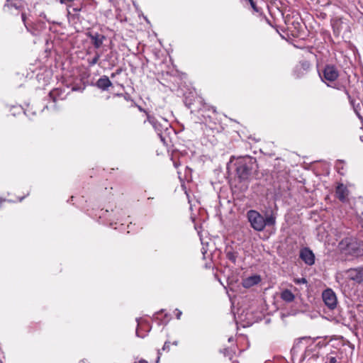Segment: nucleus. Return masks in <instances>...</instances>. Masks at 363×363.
I'll use <instances>...</instances> for the list:
<instances>
[{
	"mask_svg": "<svg viewBox=\"0 0 363 363\" xmlns=\"http://www.w3.org/2000/svg\"><path fill=\"white\" fill-rule=\"evenodd\" d=\"M319 76L321 81L328 87L344 91L351 103H353L346 86L343 83L337 81L340 77V71L337 66L332 64L325 65L322 71L319 72Z\"/></svg>",
	"mask_w": 363,
	"mask_h": 363,
	"instance_id": "nucleus-1",
	"label": "nucleus"
},
{
	"mask_svg": "<svg viewBox=\"0 0 363 363\" xmlns=\"http://www.w3.org/2000/svg\"><path fill=\"white\" fill-rule=\"evenodd\" d=\"M235 166L236 176L240 182L249 180L258 168L256 158L249 155L238 157Z\"/></svg>",
	"mask_w": 363,
	"mask_h": 363,
	"instance_id": "nucleus-2",
	"label": "nucleus"
},
{
	"mask_svg": "<svg viewBox=\"0 0 363 363\" xmlns=\"http://www.w3.org/2000/svg\"><path fill=\"white\" fill-rule=\"evenodd\" d=\"M247 218L250 226L256 231H262L265 228L264 217L255 210H250L247 213Z\"/></svg>",
	"mask_w": 363,
	"mask_h": 363,
	"instance_id": "nucleus-3",
	"label": "nucleus"
},
{
	"mask_svg": "<svg viewBox=\"0 0 363 363\" xmlns=\"http://www.w3.org/2000/svg\"><path fill=\"white\" fill-rule=\"evenodd\" d=\"M322 298L325 305L330 310L336 308L337 306V298L335 293L331 289H327L323 291Z\"/></svg>",
	"mask_w": 363,
	"mask_h": 363,
	"instance_id": "nucleus-4",
	"label": "nucleus"
},
{
	"mask_svg": "<svg viewBox=\"0 0 363 363\" xmlns=\"http://www.w3.org/2000/svg\"><path fill=\"white\" fill-rule=\"evenodd\" d=\"M347 277L357 284L363 282V266L350 268L345 272Z\"/></svg>",
	"mask_w": 363,
	"mask_h": 363,
	"instance_id": "nucleus-5",
	"label": "nucleus"
},
{
	"mask_svg": "<svg viewBox=\"0 0 363 363\" xmlns=\"http://www.w3.org/2000/svg\"><path fill=\"white\" fill-rule=\"evenodd\" d=\"M345 242L346 243V248L345 250L347 253L356 257L363 255V249H361L356 242L352 241L350 239H346Z\"/></svg>",
	"mask_w": 363,
	"mask_h": 363,
	"instance_id": "nucleus-6",
	"label": "nucleus"
},
{
	"mask_svg": "<svg viewBox=\"0 0 363 363\" xmlns=\"http://www.w3.org/2000/svg\"><path fill=\"white\" fill-rule=\"evenodd\" d=\"M300 258L308 265H313L315 263V255L308 247H304L300 251Z\"/></svg>",
	"mask_w": 363,
	"mask_h": 363,
	"instance_id": "nucleus-7",
	"label": "nucleus"
},
{
	"mask_svg": "<svg viewBox=\"0 0 363 363\" xmlns=\"http://www.w3.org/2000/svg\"><path fill=\"white\" fill-rule=\"evenodd\" d=\"M136 321L138 323V327L136 329V335L138 337H143L145 334L142 333L144 331H149L150 329V326L148 322L143 320V318H136Z\"/></svg>",
	"mask_w": 363,
	"mask_h": 363,
	"instance_id": "nucleus-8",
	"label": "nucleus"
},
{
	"mask_svg": "<svg viewBox=\"0 0 363 363\" xmlns=\"http://www.w3.org/2000/svg\"><path fill=\"white\" fill-rule=\"evenodd\" d=\"M349 194V191L343 184H340L336 187L335 195L336 197L342 202H345Z\"/></svg>",
	"mask_w": 363,
	"mask_h": 363,
	"instance_id": "nucleus-9",
	"label": "nucleus"
},
{
	"mask_svg": "<svg viewBox=\"0 0 363 363\" xmlns=\"http://www.w3.org/2000/svg\"><path fill=\"white\" fill-rule=\"evenodd\" d=\"M225 254L229 261L234 264L236 263L237 258L239 255V252L237 250L234 249L232 246H227L225 249Z\"/></svg>",
	"mask_w": 363,
	"mask_h": 363,
	"instance_id": "nucleus-10",
	"label": "nucleus"
},
{
	"mask_svg": "<svg viewBox=\"0 0 363 363\" xmlns=\"http://www.w3.org/2000/svg\"><path fill=\"white\" fill-rule=\"evenodd\" d=\"M261 278L259 275H252L242 280V284L243 287L247 289L259 284Z\"/></svg>",
	"mask_w": 363,
	"mask_h": 363,
	"instance_id": "nucleus-11",
	"label": "nucleus"
},
{
	"mask_svg": "<svg viewBox=\"0 0 363 363\" xmlns=\"http://www.w3.org/2000/svg\"><path fill=\"white\" fill-rule=\"evenodd\" d=\"M89 37L91 39L92 44L96 49L99 48L102 45L103 41L105 39L104 35L97 33L94 34L89 33Z\"/></svg>",
	"mask_w": 363,
	"mask_h": 363,
	"instance_id": "nucleus-12",
	"label": "nucleus"
},
{
	"mask_svg": "<svg viewBox=\"0 0 363 363\" xmlns=\"http://www.w3.org/2000/svg\"><path fill=\"white\" fill-rule=\"evenodd\" d=\"M96 86L99 89L106 90L108 89V87L112 86V83L108 77L103 76L97 80Z\"/></svg>",
	"mask_w": 363,
	"mask_h": 363,
	"instance_id": "nucleus-13",
	"label": "nucleus"
},
{
	"mask_svg": "<svg viewBox=\"0 0 363 363\" xmlns=\"http://www.w3.org/2000/svg\"><path fill=\"white\" fill-rule=\"evenodd\" d=\"M280 298L287 303H291L294 301L295 296L290 290L284 289L281 291Z\"/></svg>",
	"mask_w": 363,
	"mask_h": 363,
	"instance_id": "nucleus-14",
	"label": "nucleus"
},
{
	"mask_svg": "<svg viewBox=\"0 0 363 363\" xmlns=\"http://www.w3.org/2000/svg\"><path fill=\"white\" fill-rule=\"evenodd\" d=\"M264 221L265 223V227L267 225L273 226L276 223V216L272 213L267 215L266 217L264 218Z\"/></svg>",
	"mask_w": 363,
	"mask_h": 363,
	"instance_id": "nucleus-15",
	"label": "nucleus"
},
{
	"mask_svg": "<svg viewBox=\"0 0 363 363\" xmlns=\"http://www.w3.org/2000/svg\"><path fill=\"white\" fill-rule=\"evenodd\" d=\"M100 57H101L100 54L99 52H96L95 56L92 59L88 60L89 65L91 67V66H94V65H96L98 62Z\"/></svg>",
	"mask_w": 363,
	"mask_h": 363,
	"instance_id": "nucleus-16",
	"label": "nucleus"
},
{
	"mask_svg": "<svg viewBox=\"0 0 363 363\" xmlns=\"http://www.w3.org/2000/svg\"><path fill=\"white\" fill-rule=\"evenodd\" d=\"M7 1H9V0H7ZM4 8H8L9 9H11L12 8H15L16 10L19 9L20 8V6L16 3V2H11V3H9L7 2V4H6L4 5Z\"/></svg>",
	"mask_w": 363,
	"mask_h": 363,
	"instance_id": "nucleus-17",
	"label": "nucleus"
},
{
	"mask_svg": "<svg viewBox=\"0 0 363 363\" xmlns=\"http://www.w3.org/2000/svg\"><path fill=\"white\" fill-rule=\"evenodd\" d=\"M308 339L309 337H303L296 340L294 345L293 350H296V348H298L303 340H308Z\"/></svg>",
	"mask_w": 363,
	"mask_h": 363,
	"instance_id": "nucleus-18",
	"label": "nucleus"
},
{
	"mask_svg": "<svg viewBox=\"0 0 363 363\" xmlns=\"http://www.w3.org/2000/svg\"><path fill=\"white\" fill-rule=\"evenodd\" d=\"M294 283L296 284H306L307 280L305 278H296L294 279Z\"/></svg>",
	"mask_w": 363,
	"mask_h": 363,
	"instance_id": "nucleus-19",
	"label": "nucleus"
},
{
	"mask_svg": "<svg viewBox=\"0 0 363 363\" xmlns=\"http://www.w3.org/2000/svg\"><path fill=\"white\" fill-rule=\"evenodd\" d=\"M21 18H22V21H23V22L26 29L28 30H30L29 26H28V23L26 22V14L24 13H21Z\"/></svg>",
	"mask_w": 363,
	"mask_h": 363,
	"instance_id": "nucleus-20",
	"label": "nucleus"
},
{
	"mask_svg": "<svg viewBox=\"0 0 363 363\" xmlns=\"http://www.w3.org/2000/svg\"><path fill=\"white\" fill-rule=\"evenodd\" d=\"M252 8L253 9V10L256 12H258L259 11V9L255 4V2L254 1V0H248Z\"/></svg>",
	"mask_w": 363,
	"mask_h": 363,
	"instance_id": "nucleus-21",
	"label": "nucleus"
},
{
	"mask_svg": "<svg viewBox=\"0 0 363 363\" xmlns=\"http://www.w3.org/2000/svg\"><path fill=\"white\" fill-rule=\"evenodd\" d=\"M351 99L353 101V103H352H352H350V104H351V105L353 106L354 110L355 113H357V115L358 116V117H359V118H361V116H360V114L359 113V112H358V111H357V108H356V107H355V106H354V100L353 99H352V98H351ZM349 101H350V100L349 99ZM350 102H351V101H350Z\"/></svg>",
	"mask_w": 363,
	"mask_h": 363,
	"instance_id": "nucleus-22",
	"label": "nucleus"
},
{
	"mask_svg": "<svg viewBox=\"0 0 363 363\" xmlns=\"http://www.w3.org/2000/svg\"><path fill=\"white\" fill-rule=\"evenodd\" d=\"M57 90H53V91H51L50 92V97L52 98L53 99V101H55V95L57 94Z\"/></svg>",
	"mask_w": 363,
	"mask_h": 363,
	"instance_id": "nucleus-23",
	"label": "nucleus"
},
{
	"mask_svg": "<svg viewBox=\"0 0 363 363\" xmlns=\"http://www.w3.org/2000/svg\"><path fill=\"white\" fill-rule=\"evenodd\" d=\"M175 315L177 317V319H179L181 315H182V311H180L178 309H176L175 310Z\"/></svg>",
	"mask_w": 363,
	"mask_h": 363,
	"instance_id": "nucleus-24",
	"label": "nucleus"
},
{
	"mask_svg": "<svg viewBox=\"0 0 363 363\" xmlns=\"http://www.w3.org/2000/svg\"><path fill=\"white\" fill-rule=\"evenodd\" d=\"M169 342H164V346H163V347H162V350H168V349H169Z\"/></svg>",
	"mask_w": 363,
	"mask_h": 363,
	"instance_id": "nucleus-25",
	"label": "nucleus"
},
{
	"mask_svg": "<svg viewBox=\"0 0 363 363\" xmlns=\"http://www.w3.org/2000/svg\"><path fill=\"white\" fill-rule=\"evenodd\" d=\"M336 362V358L335 357H330V363H335Z\"/></svg>",
	"mask_w": 363,
	"mask_h": 363,
	"instance_id": "nucleus-26",
	"label": "nucleus"
},
{
	"mask_svg": "<svg viewBox=\"0 0 363 363\" xmlns=\"http://www.w3.org/2000/svg\"><path fill=\"white\" fill-rule=\"evenodd\" d=\"M160 142H162L164 145H166L165 140L162 138V137L160 135Z\"/></svg>",
	"mask_w": 363,
	"mask_h": 363,
	"instance_id": "nucleus-27",
	"label": "nucleus"
},
{
	"mask_svg": "<svg viewBox=\"0 0 363 363\" xmlns=\"http://www.w3.org/2000/svg\"><path fill=\"white\" fill-rule=\"evenodd\" d=\"M155 361H156V362H157H157H159V356H157V358H156V360H155Z\"/></svg>",
	"mask_w": 363,
	"mask_h": 363,
	"instance_id": "nucleus-28",
	"label": "nucleus"
},
{
	"mask_svg": "<svg viewBox=\"0 0 363 363\" xmlns=\"http://www.w3.org/2000/svg\"><path fill=\"white\" fill-rule=\"evenodd\" d=\"M174 345H177V342L175 341L173 342Z\"/></svg>",
	"mask_w": 363,
	"mask_h": 363,
	"instance_id": "nucleus-29",
	"label": "nucleus"
}]
</instances>
